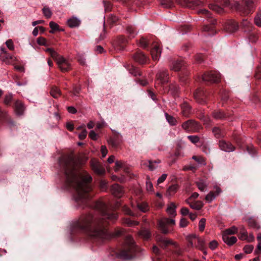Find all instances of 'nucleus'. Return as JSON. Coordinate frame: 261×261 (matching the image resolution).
Masks as SVG:
<instances>
[{"label":"nucleus","mask_w":261,"mask_h":261,"mask_svg":"<svg viewBox=\"0 0 261 261\" xmlns=\"http://www.w3.org/2000/svg\"><path fill=\"white\" fill-rule=\"evenodd\" d=\"M60 164L64 168L67 182L75 190V201L86 202L92 196L89 193L91 176L85 170L76 169L75 161L71 155L62 156L60 160Z\"/></svg>","instance_id":"nucleus-1"},{"label":"nucleus","mask_w":261,"mask_h":261,"mask_svg":"<svg viewBox=\"0 0 261 261\" xmlns=\"http://www.w3.org/2000/svg\"><path fill=\"white\" fill-rule=\"evenodd\" d=\"M74 229L81 230L92 238L107 239L108 234L105 224L101 221H94L91 215L83 216L73 223Z\"/></svg>","instance_id":"nucleus-2"},{"label":"nucleus","mask_w":261,"mask_h":261,"mask_svg":"<svg viewBox=\"0 0 261 261\" xmlns=\"http://www.w3.org/2000/svg\"><path fill=\"white\" fill-rule=\"evenodd\" d=\"M188 241V246L191 247H196L203 251L204 254H206L205 250V240L200 239L195 234L190 235L187 237Z\"/></svg>","instance_id":"nucleus-3"},{"label":"nucleus","mask_w":261,"mask_h":261,"mask_svg":"<svg viewBox=\"0 0 261 261\" xmlns=\"http://www.w3.org/2000/svg\"><path fill=\"white\" fill-rule=\"evenodd\" d=\"M125 244L129 249L123 250L119 255V256L123 259H129L133 257V253L135 250V245L134 241L130 236L126 237Z\"/></svg>","instance_id":"nucleus-4"},{"label":"nucleus","mask_w":261,"mask_h":261,"mask_svg":"<svg viewBox=\"0 0 261 261\" xmlns=\"http://www.w3.org/2000/svg\"><path fill=\"white\" fill-rule=\"evenodd\" d=\"M175 221L173 218H163L159 221V227L163 233L166 234L169 232L167 226L174 225Z\"/></svg>","instance_id":"nucleus-5"},{"label":"nucleus","mask_w":261,"mask_h":261,"mask_svg":"<svg viewBox=\"0 0 261 261\" xmlns=\"http://www.w3.org/2000/svg\"><path fill=\"white\" fill-rule=\"evenodd\" d=\"M182 127L187 132H195L200 129V126L195 121L189 120L182 124Z\"/></svg>","instance_id":"nucleus-6"},{"label":"nucleus","mask_w":261,"mask_h":261,"mask_svg":"<svg viewBox=\"0 0 261 261\" xmlns=\"http://www.w3.org/2000/svg\"><path fill=\"white\" fill-rule=\"evenodd\" d=\"M202 79L204 81L216 83L220 81L221 76L219 73L215 71H212L204 73L202 75Z\"/></svg>","instance_id":"nucleus-7"},{"label":"nucleus","mask_w":261,"mask_h":261,"mask_svg":"<svg viewBox=\"0 0 261 261\" xmlns=\"http://www.w3.org/2000/svg\"><path fill=\"white\" fill-rule=\"evenodd\" d=\"M57 63L59 68L63 72L67 71L70 68V63L63 57L58 59Z\"/></svg>","instance_id":"nucleus-8"},{"label":"nucleus","mask_w":261,"mask_h":261,"mask_svg":"<svg viewBox=\"0 0 261 261\" xmlns=\"http://www.w3.org/2000/svg\"><path fill=\"white\" fill-rule=\"evenodd\" d=\"M161 51L160 45L157 43H154L152 45V47L150 50V54L153 60H158L160 57Z\"/></svg>","instance_id":"nucleus-9"},{"label":"nucleus","mask_w":261,"mask_h":261,"mask_svg":"<svg viewBox=\"0 0 261 261\" xmlns=\"http://www.w3.org/2000/svg\"><path fill=\"white\" fill-rule=\"evenodd\" d=\"M218 3L223 7H228L231 9H237L239 3L236 1L230 2L229 0H218Z\"/></svg>","instance_id":"nucleus-10"},{"label":"nucleus","mask_w":261,"mask_h":261,"mask_svg":"<svg viewBox=\"0 0 261 261\" xmlns=\"http://www.w3.org/2000/svg\"><path fill=\"white\" fill-rule=\"evenodd\" d=\"M220 148L226 152H231L234 150V147L229 142H226L224 140L219 141Z\"/></svg>","instance_id":"nucleus-11"},{"label":"nucleus","mask_w":261,"mask_h":261,"mask_svg":"<svg viewBox=\"0 0 261 261\" xmlns=\"http://www.w3.org/2000/svg\"><path fill=\"white\" fill-rule=\"evenodd\" d=\"M215 189H216V191L215 193L212 191H211L205 196V199L208 202H211L221 192V190L219 187H215Z\"/></svg>","instance_id":"nucleus-12"},{"label":"nucleus","mask_w":261,"mask_h":261,"mask_svg":"<svg viewBox=\"0 0 261 261\" xmlns=\"http://www.w3.org/2000/svg\"><path fill=\"white\" fill-rule=\"evenodd\" d=\"M158 81L161 84H164L168 81V74L166 70H160L156 75Z\"/></svg>","instance_id":"nucleus-13"},{"label":"nucleus","mask_w":261,"mask_h":261,"mask_svg":"<svg viewBox=\"0 0 261 261\" xmlns=\"http://www.w3.org/2000/svg\"><path fill=\"white\" fill-rule=\"evenodd\" d=\"M225 29L229 33H233L238 29V23L234 20H229L225 24Z\"/></svg>","instance_id":"nucleus-14"},{"label":"nucleus","mask_w":261,"mask_h":261,"mask_svg":"<svg viewBox=\"0 0 261 261\" xmlns=\"http://www.w3.org/2000/svg\"><path fill=\"white\" fill-rule=\"evenodd\" d=\"M91 167L92 170L98 174H102L105 172V170L101 167L99 163L95 160H91Z\"/></svg>","instance_id":"nucleus-15"},{"label":"nucleus","mask_w":261,"mask_h":261,"mask_svg":"<svg viewBox=\"0 0 261 261\" xmlns=\"http://www.w3.org/2000/svg\"><path fill=\"white\" fill-rule=\"evenodd\" d=\"M112 192L115 197L120 198L123 194V190L120 185L115 184L112 187Z\"/></svg>","instance_id":"nucleus-16"},{"label":"nucleus","mask_w":261,"mask_h":261,"mask_svg":"<svg viewBox=\"0 0 261 261\" xmlns=\"http://www.w3.org/2000/svg\"><path fill=\"white\" fill-rule=\"evenodd\" d=\"M186 203L189 205L191 208L195 210H199L203 206V203L201 201H190V199H187Z\"/></svg>","instance_id":"nucleus-17"},{"label":"nucleus","mask_w":261,"mask_h":261,"mask_svg":"<svg viewBox=\"0 0 261 261\" xmlns=\"http://www.w3.org/2000/svg\"><path fill=\"white\" fill-rule=\"evenodd\" d=\"M134 60L141 64H143L146 62L147 57L142 52H138L134 56Z\"/></svg>","instance_id":"nucleus-18"},{"label":"nucleus","mask_w":261,"mask_h":261,"mask_svg":"<svg viewBox=\"0 0 261 261\" xmlns=\"http://www.w3.org/2000/svg\"><path fill=\"white\" fill-rule=\"evenodd\" d=\"M159 241L160 242L161 245L162 247H166L167 246L170 244H172L175 247H178V245L176 242L172 241L171 240H168L165 238H160L159 240Z\"/></svg>","instance_id":"nucleus-19"},{"label":"nucleus","mask_w":261,"mask_h":261,"mask_svg":"<svg viewBox=\"0 0 261 261\" xmlns=\"http://www.w3.org/2000/svg\"><path fill=\"white\" fill-rule=\"evenodd\" d=\"M222 239L223 241L229 246L233 245L237 241V238L233 236L229 237L226 235H222Z\"/></svg>","instance_id":"nucleus-20"},{"label":"nucleus","mask_w":261,"mask_h":261,"mask_svg":"<svg viewBox=\"0 0 261 261\" xmlns=\"http://www.w3.org/2000/svg\"><path fill=\"white\" fill-rule=\"evenodd\" d=\"M15 112L17 115H21L22 114L24 110V107L22 102L19 100H17L15 102Z\"/></svg>","instance_id":"nucleus-21"},{"label":"nucleus","mask_w":261,"mask_h":261,"mask_svg":"<svg viewBox=\"0 0 261 261\" xmlns=\"http://www.w3.org/2000/svg\"><path fill=\"white\" fill-rule=\"evenodd\" d=\"M67 24L70 28L78 27L80 24V20L76 17H73L67 21Z\"/></svg>","instance_id":"nucleus-22"},{"label":"nucleus","mask_w":261,"mask_h":261,"mask_svg":"<svg viewBox=\"0 0 261 261\" xmlns=\"http://www.w3.org/2000/svg\"><path fill=\"white\" fill-rule=\"evenodd\" d=\"M176 206L174 203H170L167 208V212L169 215L172 217H175L176 215Z\"/></svg>","instance_id":"nucleus-23"},{"label":"nucleus","mask_w":261,"mask_h":261,"mask_svg":"<svg viewBox=\"0 0 261 261\" xmlns=\"http://www.w3.org/2000/svg\"><path fill=\"white\" fill-rule=\"evenodd\" d=\"M196 185L200 191L204 192L207 189L208 184L205 181L200 179L196 182Z\"/></svg>","instance_id":"nucleus-24"},{"label":"nucleus","mask_w":261,"mask_h":261,"mask_svg":"<svg viewBox=\"0 0 261 261\" xmlns=\"http://www.w3.org/2000/svg\"><path fill=\"white\" fill-rule=\"evenodd\" d=\"M182 66L183 63L181 61H174L171 65V69L175 71H178L182 68Z\"/></svg>","instance_id":"nucleus-25"},{"label":"nucleus","mask_w":261,"mask_h":261,"mask_svg":"<svg viewBox=\"0 0 261 261\" xmlns=\"http://www.w3.org/2000/svg\"><path fill=\"white\" fill-rule=\"evenodd\" d=\"M181 109L182 115L185 117L188 116L191 111L190 106L187 103H184L181 105Z\"/></svg>","instance_id":"nucleus-26"},{"label":"nucleus","mask_w":261,"mask_h":261,"mask_svg":"<svg viewBox=\"0 0 261 261\" xmlns=\"http://www.w3.org/2000/svg\"><path fill=\"white\" fill-rule=\"evenodd\" d=\"M238 232V228L234 226L231 227L229 228L226 229L223 233L222 235H226L228 236V235L234 234L237 233Z\"/></svg>","instance_id":"nucleus-27"},{"label":"nucleus","mask_w":261,"mask_h":261,"mask_svg":"<svg viewBox=\"0 0 261 261\" xmlns=\"http://www.w3.org/2000/svg\"><path fill=\"white\" fill-rule=\"evenodd\" d=\"M165 116L168 123L171 125H175L177 124L176 119L172 116L169 115L168 113H165Z\"/></svg>","instance_id":"nucleus-28"},{"label":"nucleus","mask_w":261,"mask_h":261,"mask_svg":"<svg viewBox=\"0 0 261 261\" xmlns=\"http://www.w3.org/2000/svg\"><path fill=\"white\" fill-rule=\"evenodd\" d=\"M50 93L53 97L57 98L60 96L61 91L58 88L54 87L51 88Z\"/></svg>","instance_id":"nucleus-29"},{"label":"nucleus","mask_w":261,"mask_h":261,"mask_svg":"<svg viewBox=\"0 0 261 261\" xmlns=\"http://www.w3.org/2000/svg\"><path fill=\"white\" fill-rule=\"evenodd\" d=\"M138 209L143 213L146 212L148 210V205L145 202H143L137 204Z\"/></svg>","instance_id":"nucleus-30"},{"label":"nucleus","mask_w":261,"mask_h":261,"mask_svg":"<svg viewBox=\"0 0 261 261\" xmlns=\"http://www.w3.org/2000/svg\"><path fill=\"white\" fill-rule=\"evenodd\" d=\"M139 235L143 239L147 240L150 237V232L147 229H142L139 232Z\"/></svg>","instance_id":"nucleus-31"},{"label":"nucleus","mask_w":261,"mask_h":261,"mask_svg":"<svg viewBox=\"0 0 261 261\" xmlns=\"http://www.w3.org/2000/svg\"><path fill=\"white\" fill-rule=\"evenodd\" d=\"M213 133L216 138H221L224 135V132L218 127H215L213 128Z\"/></svg>","instance_id":"nucleus-32"},{"label":"nucleus","mask_w":261,"mask_h":261,"mask_svg":"<svg viewBox=\"0 0 261 261\" xmlns=\"http://www.w3.org/2000/svg\"><path fill=\"white\" fill-rule=\"evenodd\" d=\"M213 116L216 119H221L225 118V115L221 111L218 110L213 112Z\"/></svg>","instance_id":"nucleus-33"},{"label":"nucleus","mask_w":261,"mask_h":261,"mask_svg":"<svg viewBox=\"0 0 261 261\" xmlns=\"http://www.w3.org/2000/svg\"><path fill=\"white\" fill-rule=\"evenodd\" d=\"M103 217L110 220L113 221L117 219L118 216L115 214H109L107 212H103Z\"/></svg>","instance_id":"nucleus-34"},{"label":"nucleus","mask_w":261,"mask_h":261,"mask_svg":"<svg viewBox=\"0 0 261 261\" xmlns=\"http://www.w3.org/2000/svg\"><path fill=\"white\" fill-rule=\"evenodd\" d=\"M178 187L176 185H172L170 186L167 190V194L171 196L173 195L177 191Z\"/></svg>","instance_id":"nucleus-35"},{"label":"nucleus","mask_w":261,"mask_h":261,"mask_svg":"<svg viewBox=\"0 0 261 261\" xmlns=\"http://www.w3.org/2000/svg\"><path fill=\"white\" fill-rule=\"evenodd\" d=\"M209 7L211 9L216 11L218 13H221L223 12V9L217 5L211 4Z\"/></svg>","instance_id":"nucleus-36"},{"label":"nucleus","mask_w":261,"mask_h":261,"mask_svg":"<svg viewBox=\"0 0 261 261\" xmlns=\"http://www.w3.org/2000/svg\"><path fill=\"white\" fill-rule=\"evenodd\" d=\"M192 159L195 160L198 164L203 165H205L206 164L204 158L201 157V156L194 155L192 157Z\"/></svg>","instance_id":"nucleus-37"},{"label":"nucleus","mask_w":261,"mask_h":261,"mask_svg":"<svg viewBox=\"0 0 261 261\" xmlns=\"http://www.w3.org/2000/svg\"><path fill=\"white\" fill-rule=\"evenodd\" d=\"M244 7L247 12H250L253 8L252 2L251 0H245Z\"/></svg>","instance_id":"nucleus-38"},{"label":"nucleus","mask_w":261,"mask_h":261,"mask_svg":"<svg viewBox=\"0 0 261 261\" xmlns=\"http://www.w3.org/2000/svg\"><path fill=\"white\" fill-rule=\"evenodd\" d=\"M126 32L131 38H134L137 34L136 32L134 30L133 27L131 25L127 27Z\"/></svg>","instance_id":"nucleus-39"},{"label":"nucleus","mask_w":261,"mask_h":261,"mask_svg":"<svg viewBox=\"0 0 261 261\" xmlns=\"http://www.w3.org/2000/svg\"><path fill=\"white\" fill-rule=\"evenodd\" d=\"M123 223L126 224L129 226H135L138 224L137 221H133L130 218H125L123 220Z\"/></svg>","instance_id":"nucleus-40"},{"label":"nucleus","mask_w":261,"mask_h":261,"mask_svg":"<svg viewBox=\"0 0 261 261\" xmlns=\"http://www.w3.org/2000/svg\"><path fill=\"white\" fill-rule=\"evenodd\" d=\"M49 27L51 29V30L50 31V33H53L55 31L58 30L59 28V25L54 21H50L49 22Z\"/></svg>","instance_id":"nucleus-41"},{"label":"nucleus","mask_w":261,"mask_h":261,"mask_svg":"<svg viewBox=\"0 0 261 261\" xmlns=\"http://www.w3.org/2000/svg\"><path fill=\"white\" fill-rule=\"evenodd\" d=\"M206 220L204 218H202L199 222L198 227L200 231H202L204 229Z\"/></svg>","instance_id":"nucleus-42"},{"label":"nucleus","mask_w":261,"mask_h":261,"mask_svg":"<svg viewBox=\"0 0 261 261\" xmlns=\"http://www.w3.org/2000/svg\"><path fill=\"white\" fill-rule=\"evenodd\" d=\"M44 15L47 18H50L52 15L50 10L48 8H44L42 9Z\"/></svg>","instance_id":"nucleus-43"},{"label":"nucleus","mask_w":261,"mask_h":261,"mask_svg":"<svg viewBox=\"0 0 261 261\" xmlns=\"http://www.w3.org/2000/svg\"><path fill=\"white\" fill-rule=\"evenodd\" d=\"M254 247L251 245H245L243 248L244 251L246 253H250L253 249Z\"/></svg>","instance_id":"nucleus-44"},{"label":"nucleus","mask_w":261,"mask_h":261,"mask_svg":"<svg viewBox=\"0 0 261 261\" xmlns=\"http://www.w3.org/2000/svg\"><path fill=\"white\" fill-rule=\"evenodd\" d=\"M254 22L257 26L261 27V12L255 17Z\"/></svg>","instance_id":"nucleus-45"},{"label":"nucleus","mask_w":261,"mask_h":261,"mask_svg":"<svg viewBox=\"0 0 261 261\" xmlns=\"http://www.w3.org/2000/svg\"><path fill=\"white\" fill-rule=\"evenodd\" d=\"M218 243L216 240L211 241L209 244V247L212 250H215L218 247Z\"/></svg>","instance_id":"nucleus-46"},{"label":"nucleus","mask_w":261,"mask_h":261,"mask_svg":"<svg viewBox=\"0 0 261 261\" xmlns=\"http://www.w3.org/2000/svg\"><path fill=\"white\" fill-rule=\"evenodd\" d=\"M13 95L12 94H9L5 96L4 103L9 105L12 99Z\"/></svg>","instance_id":"nucleus-47"},{"label":"nucleus","mask_w":261,"mask_h":261,"mask_svg":"<svg viewBox=\"0 0 261 261\" xmlns=\"http://www.w3.org/2000/svg\"><path fill=\"white\" fill-rule=\"evenodd\" d=\"M188 138L193 143H196L199 141V138L197 136H189Z\"/></svg>","instance_id":"nucleus-48"},{"label":"nucleus","mask_w":261,"mask_h":261,"mask_svg":"<svg viewBox=\"0 0 261 261\" xmlns=\"http://www.w3.org/2000/svg\"><path fill=\"white\" fill-rule=\"evenodd\" d=\"M247 237V232L245 230L244 228H242L241 231V235L240 237V239L241 240H246Z\"/></svg>","instance_id":"nucleus-49"},{"label":"nucleus","mask_w":261,"mask_h":261,"mask_svg":"<svg viewBox=\"0 0 261 261\" xmlns=\"http://www.w3.org/2000/svg\"><path fill=\"white\" fill-rule=\"evenodd\" d=\"M50 56L55 59L57 62L58 59L60 58V57H62L63 56H59L56 51H55L54 49L50 54Z\"/></svg>","instance_id":"nucleus-50"},{"label":"nucleus","mask_w":261,"mask_h":261,"mask_svg":"<svg viewBox=\"0 0 261 261\" xmlns=\"http://www.w3.org/2000/svg\"><path fill=\"white\" fill-rule=\"evenodd\" d=\"M147 40L144 38H142L140 40V46L144 48H145L147 46Z\"/></svg>","instance_id":"nucleus-51"},{"label":"nucleus","mask_w":261,"mask_h":261,"mask_svg":"<svg viewBox=\"0 0 261 261\" xmlns=\"http://www.w3.org/2000/svg\"><path fill=\"white\" fill-rule=\"evenodd\" d=\"M6 44L8 48L10 50H13L14 48L13 42L12 40L9 39L6 42Z\"/></svg>","instance_id":"nucleus-52"},{"label":"nucleus","mask_w":261,"mask_h":261,"mask_svg":"<svg viewBox=\"0 0 261 261\" xmlns=\"http://www.w3.org/2000/svg\"><path fill=\"white\" fill-rule=\"evenodd\" d=\"M146 190L148 191H150V192L152 191L153 186H152V183L149 180H147L146 182Z\"/></svg>","instance_id":"nucleus-53"},{"label":"nucleus","mask_w":261,"mask_h":261,"mask_svg":"<svg viewBox=\"0 0 261 261\" xmlns=\"http://www.w3.org/2000/svg\"><path fill=\"white\" fill-rule=\"evenodd\" d=\"M87 132L84 128L82 132L79 134V137L81 140H84L87 136Z\"/></svg>","instance_id":"nucleus-54"},{"label":"nucleus","mask_w":261,"mask_h":261,"mask_svg":"<svg viewBox=\"0 0 261 261\" xmlns=\"http://www.w3.org/2000/svg\"><path fill=\"white\" fill-rule=\"evenodd\" d=\"M89 137L93 140H96L97 138V135L94 130H91L89 134Z\"/></svg>","instance_id":"nucleus-55"},{"label":"nucleus","mask_w":261,"mask_h":261,"mask_svg":"<svg viewBox=\"0 0 261 261\" xmlns=\"http://www.w3.org/2000/svg\"><path fill=\"white\" fill-rule=\"evenodd\" d=\"M37 42L39 45H45L46 44V40L43 37H39L37 38Z\"/></svg>","instance_id":"nucleus-56"},{"label":"nucleus","mask_w":261,"mask_h":261,"mask_svg":"<svg viewBox=\"0 0 261 261\" xmlns=\"http://www.w3.org/2000/svg\"><path fill=\"white\" fill-rule=\"evenodd\" d=\"M260 251H261V242H258L256 249L255 250L254 253L255 255H257L260 253Z\"/></svg>","instance_id":"nucleus-57"},{"label":"nucleus","mask_w":261,"mask_h":261,"mask_svg":"<svg viewBox=\"0 0 261 261\" xmlns=\"http://www.w3.org/2000/svg\"><path fill=\"white\" fill-rule=\"evenodd\" d=\"M167 177V174H163L162 176L158 179V183L160 184L163 182L166 179Z\"/></svg>","instance_id":"nucleus-58"},{"label":"nucleus","mask_w":261,"mask_h":261,"mask_svg":"<svg viewBox=\"0 0 261 261\" xmlns=\"http://www.w3.org/2000/svg\"><path fill=\"white\" fill-rule=\"evenodd\" d=\"M101 154H102V156L103 158H105L107 153H108V150L106 148V147L105 146H102L101 147Z\"/></svg>","instance_id":"nucleus-59"},{"label":"nucleus","mask_w":261,"mask_h":261,"mask_svg":"<svg viewBox=\"0 0 261 261\" xmlns=\"http://www.w3.org/2000/svg\"><path fill=\"white\" fill-rule=\"evenodd\" d=\"M180 226L181 227H185L188 224V221L186 219L182 218L180 221Z\"/></svg>","instance_id":"nucleus-60"},{"label":"nucleus","mask_w":261,"mask_h":261,"mask_svg":"<svg viewBox=\"0 0 261 261\" xmlns=\"http://www.w3.org/2000/svg\"><path fill=\"white\" fill-rule=\"evenodd\" d=\"M180 212L182 215L186 216L189 214V210L186 207H182L180 210Z\"/></svg>","instance_id":"nucleus-61"},{"label":"nucleus","mask_w":261,"mask_h":261,"mask_svg":"<svg viewBox=\"0 0 261 261\" xmlns=\"http://www.w3.org/2000/svg\"><path fill=\"white\" fill-rule=\"evenodd\" d=\"M122 166V163L121 161H117L115 162V171L118 170Z\"/></svg>","instance_id":"nucleus-62"},{"label":"nucleus","mask_w":261,"mask_h":261,"mask_svg":"<svg viewBox=\"0 0 261 261\" xmlns=\"http://www.w3.org/2000/svg\"><path fill=\"white\" fill-rule=\"evenodd\" d=\"M198 13L203 14L207 17H210V12L206 9H200L198 11Z\"/></svg>","instance_id":"nucleus-63"},{"label":"nucleus","mask_w":261,"mask_h":261,"mask_svg":"<svg viewBox=\"0 0 261 261\" xmlns=\"http://www.w3.org/2000/svg\"><path fill=\"white\" fill-rule=\"evenodd\" d=\"M123 211L125 213V214L130 215L134 216V214L127 207L125 206L123 208Z\"/></svg>","instance_id":"nucleus-64"}]
</instances>
